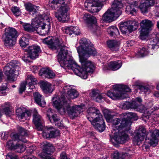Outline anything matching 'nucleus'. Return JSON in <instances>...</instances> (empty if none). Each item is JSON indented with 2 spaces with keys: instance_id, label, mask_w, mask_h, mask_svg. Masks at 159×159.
Segmentation results:
<instances>
[{
  "instance_id": "nucleus-1",
  "label": "nucleus",
  "mask_w": 159,
  "mask_h": 159,
  "mask_svg": "<svg viewBox=\"0 0 159 159\" xmlns=\"http://www.w3.org/2000/svg\"><path fill=\"white\" fill-rule=\"evenodd\" d=\"M43 42L48 45L50 48L57 49L58 61L64 69L72 70L75 75L83 79H87L88 75L93 72L94 64L87 60V58L91 55L95 56L97 52L89 40L85 38L81 39L79 42L80 46L77 48L81 68L77 64L72 57L68 54L67 48L63 44L61 39L49 36L43 39Z\"/></svg>"
},
{
  "instance_id": "nucleus-2",
  "label": "nucleus",
  "mask_w": 159,
  "mask_h": 159,
  "mask_svg": "<svg viewBox=\"0 0 159 159\" xmlns=\"http://www.w3.org/2000/svg\"><path fill=\"white\" fill-rule=\"evenodd\" d=\"M52 100L54 106L60 114L63 115L67 112L72 119L78 116L84 111L83 107L81 106L75 105L71 107L64 97L60 98L55 95Z\"/></svg>"
},
{
  "instance_id": "nucleus-3",
  "label": "nucleus",
  "mask_w": 159,
  "mask_h": 159,
  "mask_svg": "<svg viewBox=\"0 0 159 159\" xmlns=\"http://www.w3.org/2000/svg\"><path fill=\"white\" fill-rule=\"evenodd\" d=\"M112 127L115 130L117 131L114 133L113 136L111 135L110 141L115 144L116 143H122L128 141L129 137L125 132H121V129H124V130H129L131 124L129 120L126 121L125 119L116 118L112 122Z\"/></svg>"
},
{
  "instance_id": "nucleus-4",
  "label": "nucleus",
  "mask_w": 159,
  "mask_h": 159,
  "mask_svg": "<svg viewBox=\"0 0 159 159\" xmlns=\"http://www.w3.org/2000/svg\"><path fill=\"white\" fill-rule=\"evenodd\" d=\"M49 19L46 15L44 16L40 15L38 17L33 19L31 25L25 24L23 25L24 30L28 32H34L36 30L40 35H44L48 34L50 29Z\"/></svg>"
},
{
  "instance_id": "nucleus-5",
  "label": "nucleus",
  "mask_w": 159,
  "mask_h": 159,
  "mask_svg": "<svg viewBox=\"0 0 159 159\" xmlns=\"http://www.w3.org/2000/svg\"><path fill=\"white\" fill-rule=\"evenodd\" d=\"M86 117L91 124L99 131L102 132L105 129V125L102 115L97 108L90 107L87 111Z\"/></svg>"
},
{
  "instance_id": "nucleus-6",
  "label": "nucleus",
  "mask_w": 159,
  "mask_h": 159,
  "mask_svg": "<svg viewBox=\"0 0 159 159\" xmlns=\"http://www.w3.org/2000/svg\"><path fill=\"white\" fill-rule=\"evenodd\" d=\"M123 5L120 0H114L111 8L108 9L103 15L102 20L104 21L111 22L114 20L121 15L120 9Z\"/></svg>"
},
{
  "instance_id": "nucleus-7",
  "label": "nucleus",
  "mask_w": 159,
  "mask_h": 159,
  "mask_svg": "<svg viewBox=\"0 0 159 159\" xmlns=\"http://www.w3.org/2000/svg\"><path fill=\"white\" fill-rule=\"evenodd\" d=\"M20 66L17 61L13 60L4 67V72L8 81L14 82L16 80L19 74Z\"/></svg>"
},
{
  "instance_id": "nucleus-8",
  "label": "nucleus",
  "mask_w": 159,
  "mask_h": 159,
  "mask_svg": "<svg viewBox=\"0 0 159 159\" xmlns=\"http://www.w3.org/2000/svg\"><path fill=\"white\" fill-rule=\"evenodd\" d=\"M113 88L114 90L108 91L107 95L113 100L124 99L128 96L126 93L131 91L128 86L121 84L114 85L113 86Z\"/></svg>"
},
{
  "instance_id": "nucleus-9",
  "label": "nucleus",
  "mask_w": 159,
  "mask_h": 159,
  "mask_svg": "<svg viewBox=\"0 0 159 159\" xmlns=\"http://www.w3.org/2000/svg\"><path fill=\"white\" fill-rule=\"evenodd\" d=\"M18 36L17 31L13 28H8L5 30L3 36L4 44L6 46L12 47L16 43Z\"/></svg>"
},
{
  "instance_id": "nucleus-10",
  "label": "nucleus",
  "mask_w": 159,
  "mask_h": 159,
  "mask_svg": "<svg viewBox=\"0 0 159 159\" xmlns=\"http://www.w3.org/2000/svg\"><path fill=\"white\" fill-rule=\"evenodd\" d=\"M142 102V100L141 98L138 97L132 101L131 102L126 101L124 103H121L120 104V107L125 109L129 108L134 109L141 112L145 109L143 105L138 104V103H140Z\"/></svg>"
},
{
  "instance_id": "nucleus-11",
  "label": "nucleus",
  "mask_w": 159,
  "mask_h": 159,
  "mask_svg": "<svg viewBox=\"0 0 159 159\" xmlns=\"http://www.w3.org/2000/svg\"><path fill=\"white\" fill-rule=\"evenodd\" d=\"M83 20L88 24L89 29L93 33L98 35L100 33V28L97 24V20L94 16L85 14L83 17Z\"/></svg>"
},
{
  "instance_id": "nucleus-12",
  "label": "nucleus",
  "mask_w": 159,
  "mask_h": 159,
  "mask_svg": "<svg viewBox=\"0 0 159 159\" xmlns=\"http://www.w3.org/2000/svg\"><path fill=\"white\" fill-rule=\"evenodd\" d=\"M140 38L142 40L145 39L148 35L149 32L151 30L153 24L150 20L145 19L142 20L140 23Z\"/></svg>"
},
{
  "instance_id": "nucleus-13",
  "label": "nucleus",
  "mask_w": 159,
  "mask_h": 159,
  "mask_svg": "<svg viewBox=\"0 0 159 159\" xmlns=\"http://www.w3.org/2000/svg\"><path fill=\"white\" fill-rule=\"evenodd\" d=\"M43 151L39 154V156L42 159H55L50 156L51 152H53L55 150L52 144L47 142H44L41 144Z\"/></svg>"
},
{
  "instance_id": "nucleus-14",
  "label": "nucleus",
  "mask_w": 159,
  "mask_h": 159,
  "mask_svg": "<svg viewBox=\"0 0 159 159\" xmlns=\"http://www.w3.org/2000/svg\"><path fill=\"white\" fill-rule=\"evenodd\" d=\"M137 25L138 23L135 21L129 20L120 23L119 27L123 34H128L131 33L133 29H136L137 27Z\"/></svg>"
},
{
  "instance_id": "nucleus-15",
  "label": "nucleus",
  "mask_w": 159,
  "mask_h": 159,
  "mask_svg": "<svg viewBox=\"0 0 159 159\" xmlns=\"http://www.w3.org/2000/svg\"><path fill=\"white\" fill-rule=\"evenodd\" d=\"M146 130L143 126H140L135 132V135L133 139L134 145H139L143 141L146 135Z\"/></svg>"
},
{
  "instance_id": "nucleus-16",
  "label": "nucleus",
  "mask_w": 159,
  "mask_h": 159,
  "mask_svg": "<svg viewBox=\"0 0 159 159\" xmlns=\"http://www.w3.org/2000/svg\"><path fill=\"white\" fill-rule=\"evenodd\" d=\"M159 131L158 130H150L147 134L145 140V145L147 144L154 146L157 143Z\"/></svg>"
},
{
  "instance_id": "nucleus-17",
  "label": "nucleus",
  "mask_w": 159,
  "mask_h": 159,
  "mask_svg": "<svg viewBox=\"0 0 159 159\" xmlns=\"http://www.w3.org/2000/svg\"><path fill=\"white\" fill-rule=\"evenodd\" d=\"M16 111V117L19 120L29 119L31 115V111L23 107L17 108Z\"/></svg>"
},
{
  "instance_id": "nucleus-18",
  "label": "nucleus",
  "mask_w": 159,
  "mask_h": 159,
  "mask_svg": "<svg viewBox=\"0 0 159 159\" xmlns=\"http://www.w3.org/2000/svg\"><path fill=\"white\" fill-rule=\"evenodd\" d=\"M33 122L36 128L39 131L42 130L43 121L42 117L38 114L35 109L33 110Z\"/></svg>"
},
{
  "instance_id": "nucleus-19",
  "label": "nucleus",
  "mask_w": 159,
  "mask_h": 159,
  "mask_svg": "<svg viewBox=\"0 0 159 159\" xmlns=\"http://www.w3.org/2000/svg\"><path fill=\"white\" fill-rule=\"evenodd\" d=\"M60 134L59 130L52 127L47 128L42 133L43 136L46 138H54Z\"/></svg>"
},
{
  "instance_id": "nucleus-20",
  "label": "nucleus",
  "mask_w": 159,
  "mask_h": 159,
  "mask_svg": "<svg viewBox=\"0 0 159 159\" xmlns=\"http://www.w3.org/2000/svg\"><path fill=\"white\" fill-rule=\"evenodd\" d=\"M74 86L66 85L63 89V93L67 92V97L69 99H74L77 98L79 95L78 92L74 89L73 88Z\"/></svg>"
},
{
  "instance_id": "nucleus-21",
  "label": "nucleus",
  "mask_w": 159,
  "mask_h": 159,
  "mask_svg": "<svg viewBox=\"0 0 159 159\" xmlns=\"http://www.w3.org/2000/svg\"><path fill=\"white\" fill-rule=\"evenodd\" d=\"M30 59L34 60L39 57V53L40 52V49L37 45L29 46L27 50Z\"/></svg>"
},
{
  "instance_id": "nucleus-22",
  "label": "nucleus",
  "mask_w": 159,
  "mask_h": 159,
  "mask_svg": "<svg viewBox=\"0 0 159 159\" xmlns=\"http://www.w3.org/2000/svg\"><path fill=\"white\" fill-rule=\"evenodd\" d=\"M18 129L20 132V134H14L12 137L13 139L14 140V142H15L16 140H18L24 143H26L27 140L24 137L27 136L28 134L27 131L20 126L18 128Z\"/></svg>"
},
{
  "instance_id": "nucleus-23",
  "label": "nucleus",
  "mask_w": 159,
  "mask_h": 159,
  "mask_svg": "<svg viewBox=\"0 0 159 159\" xmlns=\"http://www.w3.org/2000/svg\"><path fill=\"white\" fill-rule=\"evenodd\" d=\"M95 1L93 3L91 8L89 9V11L92 13H95L98 12L103 5V3L106 0H94Z\"/></svg>"
},
{
  "instance_id": "nucleus-24",
  "label": "nucleus",
  "mask_w": 159,
  "mask_h": 159,
  "mask_svg": "<svg viewBox=\"0 0 159 159\" xmlns=\"http://www.w3.org/2000/svg\"><path fill=\"white\" fill-rule=\"evenodd\" d=\"M26 84L28 85L29 91L31 92L35 89V85L37 84V80L32 75H28L26 78Z\"/></svg>"
},
{
  "instance_id": "nucleus-25",
  "label": "nucleus",
  "mask_w": 159,
  "mask_h": 159,
  "mask_svg": "<svg viewBox=\"0 0 159 159\" xmlns=\"http://www.w3.org/2000/svg\"><path fill=\"white\" fill-rule=\"evenodd\" d=\"M39 75L43 77L48 79H52L55 76V74L53 72L47 68L42 69L39 73Z\"/></svg>"
},
{
  "instance_id": "nucleus-26",
  "label": "nucleus",
  "mask_w": 159,
  "mask_h": 159,
  "mask_svg": "<svg viewBox=\"0 0 159 159\" xmlns=\"http://www.w3.org/2000/svg\"><path fill=\"white\" fill-rule=\"evenodd\" d=\"M33 96L35 102L39 106L44 107L46 104L45 101L42 95L38 92H35L33 93Z\"/></svg>"
},
{
  "instance_id": "nucleus-27",
  "label": "nucleus",
  "mask_w": 159,
  "mask_h": 159,
  "mask_svg": "<svg viewBox=\"0 0 159 159\" xmlns=\"http://www.w3.org/2000/svg\"><path fill=\"white\" fill-rule=\"evenodd\" d=\"M40 86L43 91L46 93H51L54 90L53 86L47 81L41 82Z\"/></svg>"
},
{
  "instance_id": "nucleus-28",
  "label": "nucleus",
  "mask_w": 159,
  "mask_h": 159,
  "mask_svg": "<svg viewBox=\"0 0 159 159\" xmlns=\"http://www.w3.org/2000/svg\"><path fill=\"white\" fill-rule=\"evenodd\" d=\"M122 65V63L120 61H112L108 64V68L105 69V66H104L103 67V69L106 70L110 69L113 70H116L120 69Z\"/></svg>"
},
{
  "instance_id": "nucleus-29",
  "label": "nucleus",
  "mask_w": 159,
  "mask_h": 159,
  "mask_svg": "<svg viewBox=\"0 0 159 159\" xmlns=\"http://www.w3.org/2000/svg\"><path fill=\"white\" fill-rule=\"evenodd\" d=\"M98 92L99 91L98 90H92L91 96L93 100L96 102H101L104 100L105 98L103 96V94H99Z\"/></svg>"
},
{
  "instance_id": "nucleus-30",
  "label": "nucleus",
  "mask_w": 159,
  "mask_h": 159,
  "mask_svg": "<svg viewBox=\"0 0 159 159\" xmlns=\"http://www.w3.org/2000/svg\"><path fill=\"white\" fill-rule=\"evenodd\" d=\"M26 10L30 14L34 15L36 14L39 11V7L33 5L30 3H28L25 4Z\"/></svg>"
},
{
  "instance_id": "nucleus-31",
  "label": "nucleus",
  "mask_w": 159,
  "mask_h": 159,
  "mask_svg": "<svg viewBox=\"0 0 159 159\" xmlns=\"http://www.w3.org/2000/svg\"><path fill=\"white\" fill-rule=\"evenodd\" d=\"M112 159H129L130 156L126 153L115 151L111 155Z\"/></svg>"
},
{
  "instance_id": "nucleus-32",
  "label": "nucleus",
  "mask_w": 159,
  "mask_h": 159,
  "mask_svg": "<svg viewBox=\"0 0 159 159\" xmlns=\"http://www.w3.org/2000/svg\"><path fill=\"white\" fill-rule=\"evenodd\" d=\"M107 45L112 51H117L119 48L120 43L116 40H110L107 42Z\"/></svg>"
},
{
  "instance_id": "nucleus-33",
  "label": "nucleus",
  "mask_w": 159,
  "mask_h": 159,
  "mask_svg": "<svg viewBox=\"0 0 159 159\" xmlns=\"http://www.w3.org/2000/svg\"><path fill=\"white\" fill-rule=\"evenodd\" d=\"M125 117L126 121L129 120L132 123L131 120H137L138 119V116L136 114L132 113L127 112L125 113L124 115Z\"/></svg>"
},
{
  "instance_id": "nucleus-34",
  "label": "nucleus",
  "mask_w": 159,
  "mask_h": 159,
  "mask_svg": "<svg viewBox=\"0 0 159 159\" xmlns=\"http://www.w3.org/2000/svg\"><path fill=\"white\" fill-rule=\"evenodd\" d=\"M107 32L111 36H117L119 35L118 29L114 26H111L108 28Z\"/></svg>"
},
{
  "instance_id": "nucleus-35",
  "label": "nucleus",
  "mask_w": 159,
  "mask_h": 159,
  "mask_svg": "<svg viewBox=\"0 0 159 159\" xmlns=\"http://www.w3.org/2000/svg\"><path fill=\"white\" fill-rule=\"evenodd\" d=\"M104 116L108 122H110L111 121L114 115L108 110L105 109L103 110Z\"/></svg>"
},
{
  "instance_id": "nucleus-36",
  "label": "nucleus",
  "mask_w": 159,
  "mask_h": 159,
  "mask_svg": "<svg viewBox=\"0 0 159 159\" xmlns=\"http://www.w3.org/2000/svg\"><path fill=\"white\" fill-rule=\"evenodd\" d=\"M25 149V147L24 145L18 143L14 145L12 150L16 151L17 152H21L24 151Z\"/></svg>"
},
{
  "instance_id": "nucleus-37",
  "label": "nucleus",
  "mask_w": 159,
  "mask_h": 159,
  "mask_svg": "<svg viewBox=\"0 0 159 159\" xmlns=\"http://www.w3.org/2000/svg\"><path fill=\"white\" fill-rule=\"evenodd\" d=\"M159 41V39L157 38H155L153 39H151L148 42V48H151L152 49H153L156 46L157 44Z\"/></svg>"
},
{
  "instance_id": "nucleus-38",
  "label": "nucleus",
  "mask_w": 159,
  "mask_h": 159,
  "mask_svg": "<svg viewBox=\"0 0 159 159\" xmlns=\"http://www.w3.org/2000/svg\"><path fill=\"white\" fill-rule=\"evenodd\" d=\"M19 43L22 47H25L29 45V39L24 36L20 38L19 40Z\"/></svg>"
},
{
  "instance_id": "nucleus-39",
  "label": "nucleus",
  "mask_w": 159,
  "mask_h": 159,
  "mask_svg": "<svg viewBox=\"0 0 159 159\" xmlns=\"http://www.w3.org/2000/svg\"><path fill=\"white\" fill-rule=\"evenodd\" d=\"M148 8L144 0H142L139 6V8L141 12L143 13H146L148 12Z\"/></svg>"
},
{
  "instance_id": "nucleus-40",
  "label": "nucleus",
  "mask_w": 159,
  "mask_h": 159,
  "mask_svg": "<svg viewBox=\"0 0 159 159\" xmlns=\"http://www.w3.org/2000/svg\"><path fill=\"white\" fill-rule=\"evenodd\" d=\"M10 104L9 102H6L2 105V108L5 114L9 116L11 112L10 107Z\"/></svg>"
},
{
  "instance_id": "nucleus-41",
  "label": "nucleus",
  "mask_w": 159,
  "mask_h": 159,
  "mask_svg": "<svg viewBox=\"0 0 159 159\" xmlns=\"http://www.w3.org/2000/svg\"><path fill=\"white\" fill-rule=\"evenodd\" d=\"M149 54L148 51L146 50V48H143L142 49H140L137 52V57H144Z\"/></svg>"
},
{
  "instance_id": "nucleus-42",
  "label": "nucleus",
  "mask_w": 159,
  "mask_h": 159,
  "mask_svg": "<svg viewBox=\"0 0 159 159\" xmlns=\"http://www.w3.org/2000/svg\"><path fill=\"white\" fill-rule=\"evenodd\" d=\"M138 6L136 2H134V4H131L129 7V13L132 15L135 16L136 14V11L133 7L134 6L136 7ZM129 7L127 6V8H128Z\"/></svg>"
},
{
  "instance_id": "nucleus-43",
  "label": "nucleus",
  "mask_w": 159,
  "mask_h": 159,
  "mask_svg": "<svg viewBox=\"0 0 159 159\" xmlns=\"http://www.w3.org/2000/svg\"><path fill=\"white\" fill-rule=\"evenodd\" d=\"M11 10L14 15L16 16H18L21 14V11L20 8L18 7H12Z\"/></svg>"
},
{
  "instance_id": "nucleus-44",
  "label": "nucleus",
  "mask_w": 159,
  "mask_h": 159,
  "mask_svg": "<svg viewBox=\"0 0 159 159\" xmlns=\"http://www.w3.org/2000/svg\"><path fill=\"white\" fill-rule=\"evenodd\" d=\"M9 136L8 132H0V137L2 140H6Z\"/></svg>"
},
{
  "instance_id": "nucleus-45",
  "label": "nucleus",
  "mask_w": 159,
  "mask_h": 159,
  "mask_svg": "<svg viewBox=\"0 0 159 159\" xmlns=\"http://www.w3.org/2000/svg\"><path fill=\"white\" fill-rule=\"evenodd\" d=\"M26 84V81L21 84L19 89V92L20 94L22 93L25 90Z\"/></svg>"
},
{
  "instance_id": "nucleus-46",
  "label": "nucleus",
  "mask_w": 159,
  "mask_h": 159,
  "mask_svg": "<svg viewBox=\"0 0 159 159\" xmlns=\"http://www.w3.org/2000/svg\"><path fill=\"white\" fill-rule=\"evenodd\" d=\"M73 26H70L67 27L65 30L64 32L67 34L71 35L73 34Z\"/></svg>"
},
{
  "instance_id": "nucleus-47",
  "label": "nucleus",
  "mask_w": 159,
  "mask_h": 159,
  "mask_svg": "<svg viewBox=\"0 0 159 159\" xmlns=\"http://www.w3.org/2000/svg\"><path fill=\"white\" fill-rule=\"evenodd\" d=\"M15 145V143H14L13 140H10L7 143L6 146H7L10 149L12 150L14 145Z\"/></svg>"
},
{
  "instance_id": "nucleus-48",
  "label": "nucleus",
  "mask_w": 159,
  "mask_h": 159,
  "mask_svg": "<svg viewBox=\"0 0 159 159\" xmlns=\"http://www.w3.org/2000/svg\"><path fill=\"white\" fill-rule=\"evenodd\" d=\"M93 3L88 2H85L84 3V6L86 8V10L89 11V9H91L92 6L93 5Z\"/></svg>"
},
{
  "instance_id": "nucleus-49",
  "label": "nucleus",
  "mask_w": 159,
  "mask_h": 159,
  "mask_svg": "<svg viewBox=\"0 0 159 159\" xmlns=\"http://www.w3.org/2000/svg\"><path fill=\"white\" fill-rule=\"evenodd\" d=\"M7 159H17V157L11 153H8L6 156Z\"/></svg>"
},
{
  "instance_id": "nucleus-50",
  "label": "nucleus",
  "mask_w": 159,
  "mask_h": 159,
  "mask_svg": "<svg viewBox=\"0 0 159 159\" xmlns=\"http://www.w3.org/2000/svg\"><path fill=\"white\" fill-rule=\"evenodd\" d=\"M51 119L52 120V123L56 122L60 120L59 118L57 116L56 114L52 115L51 116Z\"/></svg>"
},
{
  "instance_id": "nucleus-51",
  "label": "nucleus",
  "mask_w": 159,
  "mask_h": 159,
  "mask_svg": "<svg viewBox=\"0 0 159 159\" xmlns=\"http://www.w3.org/2000/svg\"><path fill=\"white\" fill-rule=\"evenodd\" d=\"M53 110H52L51 108H49L47 111V115L49 120L50 122H52V120L51 119V116L52 115Z\"/></svg>"
},
{
  "instance_id": "nucleus-52",
  "label": "nucleus",
  "mask_w": 159,
  "mask_h": 159,
  "mask_svg": "<svg viewBox=\"0 0 159 159\" xmlns=\"http://www.w3.org/2000/svg\"><path fill=\"white\" fill-rule=\"evenodd\" d=\"M73 34L76 35H79L80 33V30L79 28L77 26H73Z\"/></svg>"
},
{
  "instance_id": "nucleus-53",
  "label": "nucleus",
  "mask_w": 159,
  "mask_h": 159,
  "mask_svg": "<svg viewBox=\"0 0 159 159\" xmlns=\"http://www.w3.org/2000/svg\"><path fill=\"white\" fill-rule=\"evenodd\" d=\"M149 106L148 107V109L151 108L152 110V111H153L157 110L159 108V107L158 105L155 106L153 107V105L152 103H150L149 104Z\"/></svg>"
},
{
  "instance_id": "nucleus-54",
  "label": "nucleus",
  "mask_w": 159,
  "mask_h": 159,
  "mask_svg": "<svg viewBox=\"0 0 159 159\" xmlns=\"http://www.w3.org/2000/svg\"><path fill=\"white\" fill-rule=\"evenodd\" d=\"M140 90L141 92H143L145 94L149 93L150 92V89L148 88L145 87H141Z\"/></svg>"
},
{
  "instance_id": "nucleus-55",
  "label": "nucleus",
  "mask_w": 159,
  "mask_h": 159,
  "mask_svg": "<svg viewBox=\"0 0 159 159\" xmlns=\"http://www.w3.org/2000/svg\"><path fill=\"white\" fill-rule=\"evenodd\" d=\"M29 58H30L28 53L27 54H25L22 57L23 60L26 62H30Z\"/></svg>"
},
{
  "instance_id": "nucleus-56",
  "label": "nucleus",
  "mask_w": 159,
  "mask_h": 159,
  "mask_svg": "<svg viewBox=\"0 0 159 159\" xmlns=\"http://www.w3.org/2000/svg\"><path fill=\"white\" fill-rule=\"evenodd\" d=\"M30 69L34 73L37 72L38 70V67L36 66H30Z\"/></svg>"
},
{
  "instance_id": "nucleus-57",
  "label": "nucleus",
  "mask_w": 159,
  "mask_h": 159,
  "mask_svg": "<svg viewBox=\"0 0 159 159\" xmlns=\"http://www.w3.org/2000/svg\"><path fill=\"white\" fill-rule=\"evenodd\" d=\"M61 159H68L65 152H62L60 155Z\"/></svg>"
},
{
  "instance_id": "nucleus-58",
  "label": "nucleus",
  "mask_w": 159,
  "mask_h": 159,
  "mask_svg": "<svg viewBox=\"0 0 159 159\" xmlns=\"http://www.w3.org/2000/svg\"><path fill=\"white\" fill-rule=\"evenodd\" d=\"M127 44L128 47L131 46L134 44V42L132 40H129L127 42Z\"/></svg>"
},
{
  "instance_id": "nucleus-59",
  "label": "nucleus",
  "mask_w": 159,
  "mask_h": 159,
  "mask_svg": "<svg viewBox=\"0 0 159 159\" xmlns=\"http://www.w3.org/2000/svg\"><path fill=\"white\" fill-rule=\"evenodd\" d=\"M24 158L25 159H38L36 157L32 156H30L29 157L26 156H24Z\"/></svg>"
},
{
  "instance_id": "nucleus-60",
  "label": "nucleus",
  "mask_w": 159,
  "mask_h": 159,
  "mask_svg": "<svg viewBox=\"0 0 159 159\" xmlns=\"http://www.w3.org/2000/svg\"><path fill=\"white\" fill-rule=\"evenodd\" d=\"M57 122L55 124V125L58 126L59 127H63V124L61 123V120H60Z\"/></svg>"
},
{
  "instance_id": "nucleus-61",
  "label": "nucleus",
  "mask_w": 159,
  "mask_h": 159,
  "mask_svg": "<svg viewBox=\"0 0 159 159\" xmlns=\"http://www.w3.org/2000/svg\"><path fill=\"white\" fill-rule=\"evenodd\" d=\"M7 87L6 86H2L0 88V91L1 93H3V91H6Z\"/></svg>"
},
{
  "instance_id": "nucleus-62",
  "label": "nucleus",
  "mask_w": 159,
  "mask_h": 159,
  "mask_svg": "<svg viewBox=\"0 0 159 159\" xmlns=\"http://www.w3.org/2000/svg\"><path fill=\"white\" fill-rule=\"evenodd\" d=\"M156 16L157 17H159V7H156Z\"/></svg>"
},
{
  "instance_id": "nucleus-63",
  "label": "nucleus",
  "mask_w": 159,
  "mask_h": 159,
  "mask_svg": "<svg viewBox=\"0 0 159 159\" xmlns=\"http://www.w3.org/2000/svg\"><path fill=\"white\" fill-rule=\"evenodd\" d=\"M3 74L1 70L0 69V81H1L2 78L3 76Z\"/></svg>"
},
{
  "instance_id": "nucleus-64",
  "label": "nucleus",
  "mask_w": 159,
  "mask_h": 159,
  "mask_svg": "<svg viewBox=\"0 0 159 159\" xmlns=\"http://www.w3.org/2000/svg\"><path fill=\"white\" fill-rule=\"evenodd\" d=\"M154 95L155 97L157 98L159 97V93L158 92H155Z\"/></svg>"
}]
</instances>
